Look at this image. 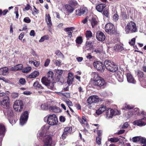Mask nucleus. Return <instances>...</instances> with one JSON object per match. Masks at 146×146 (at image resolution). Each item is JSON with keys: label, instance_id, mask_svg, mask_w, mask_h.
Wrapping results in <instances>:
<instances>
[{"label": "nucleus", "instance_id": "1", "mask_svg": "<svg viewBox=\"0 0 146 146\" xmlns=\"http://www.w3.org/2000/svg\"><path fill=\"white\" fill-rule=\"evenodd\" d=\"M49 127L48 125H44L37 134L38 139H41L44 137L43 141L44 146H52V140L51 136L49 135L44 136L46 131L48 129Z\"/></svg>", "mask_w": 146, "mask_h": 146}, {"label": "nucleus", "instance_id": "2", "mask_svg": "<svg viewBox=\"0 0 146 146\" xmlns=\"http://www.w3.org/2000/svg\"><path fill=\"white\" fill-rule=\"evenodd\" d=\"M53 72L51 71H49L47 77H44L41 79V82L43 84L47 86V88L52 90H54L55 88L54 86V83L51 82Z\"/></svg>", "mask_w": 146, "mask_h": 146}, {"label": "nucleus", "instance_id": "3", "mask_svg": "<svg viewBox=\"0 0 146 146\" xmlns=\"http://www.w3.org/2000/svg\"><path fill=\"white\" fill-rule=\"evenodd\" d=\"M91 76L93 77L92 79L94 85L100 87L104 85L105 82L104 80L102 78L99 76L98 75L96 72L92 73Z\"/></svg>", "mask_w": 146, "mask_h": 146}, {"label": "nucleus", "instance_id": "4", "mask_svg": "<svg viewBox=\"0 0 146 146\" xmlns=\"http://www.w3.org/2000/svg\"><path fill=\"white\" fill-rule=\"evenodd\" d=\"M104 65L106 68L111 72H114L118 69L117 66L110 60H106L104 62Z\"/></svg>", "mask_w": 146, "mask_h": 146}, {"label": "nucleus", "instance_id": "5", "mask_svg": "<svg viewBox=\"0 0 146 146\" xmlns=\"http://www.w3.org/2000/svg\"><path fill=\"white\" fill-rule=\"evenodd\" d=\"M45 121H47L48 124L53 125L57 124L58 122L57 118L54 114L49 115L44 118Z\"/></svg>", "mask_w": 146, "mask_h": 146}, {"label": "nucleus", "instance_id": "6", "mask_svg": "<svg viewBox=\"0 0 146 146\" xmlns=\"http://www.w3.org/2000/svg\"><path fill=\"white\" fill-rule=\"evenodd\" d=\"M105 30L106 32L110 35H113L116 33L114 26L111 23H107L105 25Z\"/></svg>", "mask_w": 146, "mask_h": 146}, {"label": "nucleus", "instance_id": "7", "mask_svg": "<svg viewBox=\"0 0 146 146\" xmlns=\"http://www.w3.org/2000/svg\"><path fill=\"white\" fill-rule=\"evenodd\" d=\"M137 29L135 23L132 21H131L128 23L125 28V31L127 33L135 32Z\"/></svg>", "mask_w": 146, "mask_h": 146}, {"label": "nucleus", "instance_id": "8", "mask_svg": "<svg viewBox=\"0 0 146 146\" xmlns=\"http://www.w3.org/2000/svg\"><path fill=\"white\" fill-rule=\"evenodd\" d=\"M13 107L15 110L17 111H20L23 109V104L21 100H16L15 102Z\"/></svg>", "mask_w": 146, "mask_h": 146}, {"label": "nucleus", "instance_id": "9", "mask_svg": "<svg viewBox=\"0 0 146 146\" xmlns=\"http://www.w3.org/2000/svg\"><path fill=\"white\" fill-rule=\"evenodd\" d=\"M94 67L97 70L100 72H103L105 70V67L104 64L101 62L96 61L93 63Z\"/></svg>", "mask_w": 146, "mask_h": 146}, {"label": "nucleus", "instance_id": "10", "mask_svg": "<svg viewBox=\"0 0 146 146\" xmlns=\"http://www.w3.org/2000/svg\"><path fill=\"white\" fill-rule=\"evenodd\" d=\"M28 113L27 111H25L21 114L20 120V124L23 125L25 123L28 117Z\"/></svg>", "mask_w": 146, "mask_h": 146}, {"label": "nucleus", "instance_id": "11", "mask_svg": "<svg viewBox=\"0 0 146 146\" xmlns=\"http://www.w3.org/2000/svg\"><path fill=\"white\" fill-rule=\"evenodd\" d=\"M1 104L5 108L9 107L10 103V99L8 96L4 97L1 101Z\"/></svg>", "mask_w": 146, "mask_h": 146}, {"label": "nucleus", "instance_id": "12", "mask_svg": "<svg viewBox=\"0 0 146 146\" xmlns=\"http://www.w3.org/2000/svg\"><path fill=\"white\" fill-rule=\"evenodd\" d=\"M99 100V97L97 96L93 95L90 96L87 100L88 103L91 104L92 103H96Z\"/></svg>", "mask_w": 146, "mask_h": 146}, {"label": "nucleus", "instance_id": "13", "mask_svg": "<svg viewBox=\"0 0 146 146\" xmlns=\"http://www.w3.org/2000/svg\"><path fill=\"white\" fill-rule=\"evenodd\" d=\"M4 114L8 119L13 117V113L11 108L8 107L5 108L3 110Z\"/></svg>", "mask_w": 146, "mask_h": 146}, {"label": "nucleus", "instance_id": "14", "mask_svg": "<svg viewBox=\"0 0 146 146\" xmlns=\"http://www.w3.org/2000/svg\"><path fill=\"white\" fill-rule=\"evenodd\" d=\"M72 130V127H68L65 128L64 129V132L61 136L62 138L63 139H65L68 135L71 133Z\"/></svg>", "mask_w": 146, "mask_h": 146}, {"label": "nucleus", "instance_id": "15", "mask_svg": "<svg viewBox=\"0 0 146 146\" xmlns=\"http://www.w3.org/2000/svg\"><path fill=\"white\" fill-rule=\"evenodd\" d=\"M113 110L111 108L106 109V118L108 119L112 117L114 115Z\"/></svg>", "mask_w": 146, "mask_h": 146}, {"label": "nucleus", "instance_id": "16", "mask_svg": "<svg viewBox=\"0 0 146 146\" xmlns=\"http://www.w3.org/2000/svg\"><path fill=\"white\" fill-rule=\"evenodd\" d=\"M96 38L98 40L102 41L104 40L106 37L105 35L103 32L98 31L96 33Z\"/></svg>", "mask_w": 146, "mask_h": 146}, {"label": "nucleus", "instance_id": "17", "mask_svg": "<svg viewBox=\"0 0 146 146\" xmlns=\"http://www.w3.org/2000/svg\"><path fill=\"white\" fill-rule=\"evenodd\" d=\"M126 75L127 81L128 82L133 84L136 83V80L130 73H127Z\"/></svg>", "mask_w": 146, "mask_h": 146}, {"label": "nucleus", "instance_id": "18", "mask_svg": "<svg viewBox=\"0 0 146 146\" xmlns=\"http://www.w3.org/2000/svg\"><path fill=\"white\" fill-rule=\"evenodd\" d=\"M6 131V128L4 125L2 123H0V136L1 139L4 136Z\"/></svg>", "mask_w": 146, "mask_h": 146}, {"label": "nucleus", "instance_id": "19", "mask_svg": "<svg viewBox=\"0 0 146 146\" xmlns=\"http://www.w3.org/2000/svg\"><path fill=\"white\" fill-rule=\"evenodd\" d=\"M56 73L58 75H59V76L58 77V81L60 82L61 83H63L64 82V81L63 78L61 77L60 76L62 74L63 70H62L57 69L56 71Z\"/></svg>", "mask_w": 146, "mask_h": 146}, {"label": "nucleus", "instance_id": "20", "mask_svg": "<svg viewBox=\"0 0 146 146\" xmlns=\"http://www.w3.org/2000/svg\"><path fill=\"white\" fill-rule=\"evenodd\" d=\"M142 120H146V118L144 117L142 119L135 121L133 122V124L134 125H136L139 126L145 125L146 123L142 121Z\"/></svg>", "mask_w": 146, "mask_h": 146}, {"label": "nucleus", "instance_id": "21", "mask_svg": "<svg viewBox=\"0 0 146 146\" xmlns=\"http://www.w3.org/2000/svg\"><path fill=\"white\" fill-rule=\"evenodd\" d=\"M107 107L105 105H101L99 109L96 111V113L98 115H100L102 113L106 110Z\"/></svg>", "mask_w": 146, "mask_h": 146}, {"label": "nucleus", "instance_id": "22", "mask_svg": "<svg viewBox=\"0 0 146 146\" xmlns=\"http://www.w3.org/2000/svg\"><path fill=\"white\" fill-rule=\"evenodd\" d=\"M46 22L47 23L48 27L50 28L52 25V23L51 21V17L49 14H46Z\"/></svg>", "mask_w": 146, "mask_h": 146}, {"label": "nucleus", "instance_id": "23", "mask_svg": "<svg viewBox=\"0 0 146 146\" xmlns=\"http://www.w3.org/2000/svg\"><path fill=\"white\" fill-rule=\"evenodd\" d=\"M86 9V8L83 7L80 9H76L75 11V14L76 15L81 16L85 13Z\"/></svg>", "mask_w": 146, "mask_h": 146}, {"label": "nucleus", "instance_id": "24", "mask_svg": "<svg viewBox=\"0 0 146 146\" xmlns=\"http://www.w3.org/2000/svg\"><path fill=\"white\" fill-rule=\"evenodd\" d=\"M96 18L95 16V17H92L91 19H89V21L91 23L92 27L93 28L96 27L98 23Z\"/></svg>", "mask_w": 146, "mask_h": 146}, {"label": "nucleus", "instance_id": "25", "mask_svg": "<svg viewBox=\"0 0 146 146\" xmlns=\"http://www.w3.org/2000/svg\"><path fill=\"white\" fill-rule=\"evenodd\" d=\"M74 77L73 74L72 73H69L68 74V79L67 80V83L68 84L70 85H71L73 81Z\"/></svg>", "mask_w": 146, "mask_h": 146}, {"label": "nucleus", "instance_id": "26", "mask_svg": "<svg viewBox=\"0 0 146 146\" xmlns=\"http://www.w3.org/2000/svg\"><path fill=\"white\" fill-rule=\"evenodd\" d=\"M106 6L105 4H100L96 5V8L98 11L101 12L103 11Z\"/></svg>", "mask_w": 146, "mask_h": 146}, {"label": "nucleus", "instance_id": "27", "mask_svg": "<svg viewBox=\"0 0 146 146\" xmlns=\"http://www.w3.org/2000/svg\"><path fill=\"white\" fill-rule=\"evenodd\" d=\"M74 29V28L73 27H68L65 28L64 31L66 32H68V36L71 37L72 36V33L73 32V31Z\"/></svg>", "mask_w": 146, "mask_h": 146}, {"label": "nucleus", "instance_id": "28", "mask_svg": "<svg viewBox=\"0 0 146 146\" xmlns=\"http://www.w3.org/2000/svg\"><path fill=\"white\" fill-rule=\"evenodd\" d=\"M23 68V65L22 64H19L11 68L10 70L12 71H16L22 69Z\"/></svg>", "mask_w": 146, "mask_h": 146}, {"label": "nucleus", "instance_id": "29", "mask_svg": "<svg viewBox=\"0 0 146 146\" xmlns=\"http://www.w3.org/2000/svg\"><path fill=\"white\" fill-rule=\"evenodd\" d=\"M78 119L80 123L83 125V126H88V125L87 123L86 119L84 116H83L82 118L78 117Z\"/></svg>", "mask_w": 146, "mask_h": 146}, {"label": "nucleus", "instance_id": "30", "mask_svg": "<svg viewBox=\"0 0 146 146\" xmlns=\"http://www.w3.org/2000/svg\"><path fill=\"white\" fill-rule=\"evenodd\" d=\"M8 69L6 67L1 68L0 69V75H6L8 74Z\"/></svg>", "mask_w": 146, "mask_h": 146}, {"label": "nucleus", "instance_id": "31", "mask_svg": "<svg viewBox=\"0 0 146 146\" xmlns=\"http://www.w3.org/2000/svg\"><path fill=\"white\" fill-rule=\"evenodd\" d=\"M39 74V73L38 72L34 71L29 76L28 78H35L38 76Z\"/></svg>", "mask_w": 146, "mask_h": 146}, {"label": "nucleus", "instance_id": "32", "mask_svg": "<svg viewBox=\"0 0 146 146\" xmlns=\"http://www.w3.org/2000/svg\"><path fill=\"white\" fill-rule=\"evenodd\" d=\"M67 11L69 13H71L74 10V7H72L70 5H67L65 6Z\"/></svg>", "mask_w": 146, "mask_h": 146}, {"label": "nucleus", "instance_id": "33", "mask_svg": "<svg viewBox=\"0 0 146 146\" xmlns=\"http://www.w3.org/2000/svg\"><path fill=\"white\" fill-rule=\"evenodd\" d=\"M55 53L59 58L62 59H64V55L60 50H56L55 52Z\"/></svg>", "mask_w": 146, "mask_h": 146}, {"label": "nucleus", "instance_id": "34", "mask_svg": "<svg viewBox=\"0 0 146 146\" xmlns=\"http://www.w3.org/2000/svg\"><path fill=\"white\" fill-rule=\"evenodd\" d=\"M70 5L72 7H74V9H75V8L77 7L78 5V4L77 2L74 0H71L70 1Z\"/></svg>", "mask_w": 146, "mask_h": 146}, {"label": "nucleus", "instance_id": "35", "mask_svg": "<svg viewBox=\"0 0 146 146\" xmlns=\"http://www.w3.org/2000/svg\"><path fill=\"white\" fill-rule=\"evenodd\" d=\"M138 77L140 80H142L144 78V74L142 72L139 71L138 72Z\"/></svg>", "mask_w": 146, "mask_h": 146}, {"label": "nucleus", "instance_id": "36", "mask_svg": "<svg viewBox=\"0 0 146 146\" xmlns=\"http://www.w3.org/2000/svg\"><path fill=\"white\" fill-rule=\"evenodd\" d=\"M102 51V47H100V48H97L95 49L92 51L93 53H95L96 54H100Z\"/></svg>", "mask_w": 146, "mask_h": 146}, {"label": "nucleus", "instance_id": "37", "mask_svg": "<svg viewBox=\"0 0 146 146\" xmlns=\"http://www.w3.org/2000/svg\"><path fill=\"white\" fill-rule=\"evenodd\" d=\"M53 62L57 66H59L61 64V61L60 60H53Z\"/></svg>", "mask_w": 146, "mask_h": 146}, {"label": "nucleus", "instance_id": "38", "mask_svg": "<svg viewBox=\"0 0 146 146\" xmlns=\"http://www.w3.org/2000/svg\"><path fill=\"white\" fill-rule=\"evenodd\" d=\"M31 70V68L30 66L26 67L22 69V72L23 73H27L30 71Z\"/></svg>", "mask_w": 146, "mask_h": 146}, {"label": "nucleus", "instance_id": "39", "mask_svg": "<svg viewBox=\"0 0 146 146\" xmlns=\"http://www.w3.org/2000/svg\"><path fill=\"white\" fill-rule=\"evenodd\" d=\"M134 106L133 105L126 104L125 106L123 108V110H126V109L130 110L133 108Z\"/></svg>", "mask_w": 146, "mask_h": 146}, {"label": "nucleus", "instance_id": "40", "mask_svg": "<svg viewBox=\"0 0 146 146\" xmlns=\"http://www.w3.org/2000/svg\"><path fill=\"white\" fill-rule=\"evenodd\" d=\"M49 39L48 36L47 35H45L42 37L39 40L40 42H42L44 41L45 40H47Z\"/></svg>", "mask_w": 146, "mask_h": 146}, {"label": "nucleus", "instance_id": "41", "mask_svg": "<svg viewBox=\"0 0 146 146\" xmlns=\"http://www.w3.org/2000/svg\"><path fill=\"white\" fill-rule=\"evenodd\" d=\"M86 36L87 38H91L92 36V34L90 31H87L86 33Z\"/></svg>", "mask_w": 146, "mask_h": 146}, {"label": "nucleus", "instance_id": "42", "mask_svg": "<svg viewBox=\"0 0 146 146\" xmlns=\"http://www.w3.org/2000/svg\"><path fill=\"white\" fill-rule=\"evenodd\" d=\"M119 139L117 137L111 138L110 139H108V141H110L111 142L116 143L117 142Z\"/></svg>", "mask_w": 146, "mask_h": 146}, {"label": "nucleus", "instance_id": "43", "mask_svg": "<svg viewBox=\"0 0 146 146\" xmlns=\"http://www.w3.org/2000/svg\"><path fill=\"white\" fill-rule=\"evenodd\" d=\"M116 77L119 82H122L123 81V77L121 74L119 75L117 74Z\"/></svg>", "mask_w": 146, "mask_h": 146}, {"label": "nucleus", "instance_id": "44", "mask_svg": "<svg viewBox=\"0 0 146 146\" xmlns=\"http://www.w3.org/2000/svg\"><path fill=\"white\" fill-rule=\"evenodd\" d=\"M140 138H141V137H135L133 138L132 139V141L133 142H135L139 141H140Z\"/></svg>", "mask_w": 146, "mask_h": 146}, {"label": "nucleus", "instance_id": "45", "mask_svg": "<svg viewBox=\"0 0 146 146\" xmlns=\"http://www.w3.org/2000/svg\"><path fill=\"white\" fill-rule=\"evenodd\" d=\"M76 42L78 44H81L82 42V39L81 37H78L77 38L76 40Z\"/></svg>", "mask_w": 146, "mask_h": 146}, {"label": "nucleus", "instance_id": "46", "mask_svg": "<svg viewBox=\"0 0 146 146\" xmlns=\"http://www.w3.org/2000/svg\"><path fill=\"white\" fill-rule=\"evenodd\" d=\"M86 47L88 48H91L92 47V42L90 41H87L86 43Z\"/></svg>", "mask_w": 146, "mask_h": 146}, {"label": "nucleus", "instance_id": "47", "mask_svg": "<svg viewBox=\"0 0 146 146\" xmlns=\"http://www.w3.org/2000/svg\"><path fill=\"white\" fill-rule=\"evenodd\" d=\"M118 19V15L117 14H115L113 16V20L115 22L117 21Z\"/></svg>", "mask_w": 146, "mask_h": 146}, {"label": "nucleus", "instance_id": "48", "mask_svg": "<svg viewBox=\"0 0 146 146\" xmlns=\"http://www.w3.org/2000/svg\"><path fill=\"white\" fill-rule=\"evenodd\" d=\"M19 96V94L17 93L13 92L11 94L12 97L14 99L17 98Z\"/></svg>", "mask_w": 146, "mask_h": 146}, {"label": "nucleus", "instance_id": "49", "mask_svg": "<svg viewBox=\"0 0 146 146\" xmlns=\"http://www.w3.org/2000/svg\"><path fill=\"white\" fill-rule=\"evenodd\" d=\"M103 14L106 17H108L109 16V13L108 9H105L103 12Z\"/></svg>", "mask_w": 146, "mask_h": 146}, {"label": "nucleus", "instance_id": "50", "mask_svg": "<svg viewBox=\"0 0 146 146\" xmlns=\"http://www.w3.org/2000/svg\"><path fill=\"white\" fill-rule=\"evenodd\" d=\"M13 117H12L11 118H9L8 119L9 120V121L10 123L12 125L15 124L16 122V121L15 120H14L13 121Z\"/></svg>", "mask_w": 146, "mask_h": 146}, {"label": "nucleus", "instance_id": "51", "mask_svg": "<svg viewBox=\"0 0 146 146\" xmlns=\"http://www.w3.org/2000/svg\"><path fill=\"white\" fill-rule=\"evenodd\" d=\"M113 111H114V115H119L121 114L120 111L117 109L113 110Z\"/></svg>", "mask_w": 146, "mask_h": 146}, {"label": "nucleus", "instance_id": "52", "mask_svg": "<svg viewBox=\"0 0 146 146\" xmlns=\"http://www.w3.org/2000/svg\"><path fill=\"white\" fill-rule=\"evenodd\" d=\"M23 21L26 23H29L31 22V20L28 17H25Z\"/></svg>", "mask_w": 146, "mask_h": 146}, {"label": "nucleus", "instance_id": "53", "mask_svg": "<svg viewBox=\"0 0 146 146\" xmlns=\"http://www.w3.org/2000/svg\"><path fill=\"white\" fill-rule=\"evenodd\" d=\"M135 38H133L131 39V41L129 42V43L131 45H133L135 44Z\"/></svg>", "mask_w": 146, "mask_h": 146}, {"label": "nucleus", "instance_id": "54", "mask_svg": "<svg viewBox=\"0 0 146 146\" xmlns=\"http://www.w3.org/2000/svg\"><path fill=\"white\" fill-rule=\"evenodd\" d=\"M96 142L99 145L101 144V139L99 137H96Z\"/></svg>", "mask_w": 146, "mask_h": 146}, {"label": "nucleus", "instance_id": "55", "mask_svg": "<svg viewBox=\"0 0 146 146\" xmlns=\"http://www.w3.org/2000/svg\"><path fill=\"white\" fill-rule=\"evenodd\" d=\"M140 142L142 143H146V139L145 138L141 137V138H140Z\"/></svg>", "mask_w": 146, "mask_h": 146}, {"label": "nucleus", "instance_id": "56", "mask_svg": "<svg viewBox=\"0 0 146 146\" xmlns=\"http://www.w3.org/2000/svg\"><path fill=\"white\" fill-rule=\"evenodd\" d=\"M19 83L21 84H24L26 82L24 78H21L19 81Z\"/></svg>", "mask_w": 146, "mask_h": 146}, {"label": "nucleus", "instance_id": "57", "mask_svg": "<svg viewBox=\"0 0 146 146\" xmlns=\"http://www.w3.org/2000/svg\"><path fill=\"white\" fill-rule=\"evenodd\" d=\"M50 60L48 59H47L46 60L45 62V63H44V66H48V65L50 63Z\"/></svg>", "mask_w": 146, "mask_h": 146}, {"label": "nucleus", "instance_id": "58", "mask_svg": "<svg viewBox=\"0 0 146 146\" xmlns=\"http://www.w3.org/2000/svg\"><path fill=\"white\" fill-rule=\"evenodd\" d=\"M114 48H115V49L116 48L117 50H122L123 49V47L121 46H120L118 45H115V46Z\"/></svg>", "mask_w": 146, "mask_h": 146}, {"label": "nucleus", "instance_id": "59", "mask_svg": "<svg viewBox=\"0 0 146 146\" xmlns=\"http://www.w3.org/2000/svg\"><path fill=\"white\" fill-rule=\"evenodd\" d=\"M0 90V96L1 97L5 96L6 94H9L10 92L9 91H7L6 93L2 92Z\"/></svg>", "mask_w": 146, "mask_h": 146}, {"label": "nucleus", "instance_id": "60", "mask_svg": "<svg viewBox=\"0 0 146 146\" xmlns=\"http://www.w3.org/2000/svg\"><path fill=\"white\" fill-rule=\"evenodd\" d=\"M41 108L43 110H46L48 108V106L45 104H42L41 106Z\"/></svg>", "mask_w": 146, "mask_h": 146}, {"label": "nucleus", "instance_id": "61", "mask_svg": "<svg viewBox=\"0 0 146 146\" xmlns=\"http://www.w3.org/2000/svg\"><path fill=\"white\" fill-rule=\"evenodd\" d=\"M139 111V109L138 108H135L133 110V112L134 113H133L132 115H136L138 113Z\"/></svg>", "mask_w": 146, "mask_h": 146}, {"label": "nucleus", "instance_id": "62", "mask_svg": "<svg viewBox=\"0 0 146 146\" xmlns=\"http://www.w3.org/2000/svg\"><path fill=\"white\" fill-rule=\"evenodd\" d=\"M39 62L35 60L33 61V64L36 67H38L39 66Z\"/></svg>", "mask_w": 146, "mask_h": 146}, {"label": "nucleus", "instance_id": "63", "mask_svg": "<svg viewBox=\"0 0 146 146\" xmlns=\"http://www.w3.org/2000/svg\"><path fill=\"white\" fill-rule=\"evenodd\" d=\"M66 103L68 105V106L69 107L70 106H72V102L68 100H67L65 101Z\"/></svg>", "mask_w": 146, "mask_h": 146}, {"label": "nucleus", "instance_id": "64", "mask_svg": "<svg viewBox=\"0 0 146 146\" xmlns=\"http://www.w3.org/2000/svg\"><path fill=\"white\" fill-rule=\"evenodd\" d=\"M129 125L127 122H126L122 126V127L123 128H127L128 126Z\"/></svg>", "mask_w": 146, "mask_h": 146}]
</instances>
